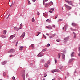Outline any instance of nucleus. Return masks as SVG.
<instances>
[{"label":"nucleus","mask_w":80,"mask_h":80,"mask_svg":"<svg viewBox=\"0 0 80 80\" xmlns=\"http://www.w3.org/2000/svg\"><path fill=\"white\" fill-rule=\"evenodd\" d=\"M46 27L47 28L49 29V30H52V29L53 28L52 27L54 28H55V25H53L52 26H51L50 25H48L46 26Z\"/></svg>","instance_id":"nucleus-1"},{"label":"nucleus","mask_w":80,"mask_h":80,"mask_svg":"<svg viewBox=\"0 0 80 80\" xmlns=\"http://www.w3.org/2000/svg\"><path fill=\"white\" fill-rule=\"evenodd\" d=\"M62 55V58L63 59L64 58H65V54H64V53H59L58 55V58H60V56H61V55Z\"/></svg>","instance_id":"nucleus-2"},{"label":"nucleus","mask_w":80,"mask_h":80,"mask_svg":"<svg viewBox=\"0 0 80 80\" xmlns=\"http://www.w3.org/2000/svg\"><path fill=\"white\" fill-rule=\"evenodd\" d=\"M65 7L67 8L68 10H70L72 9V8L71 7L69 6L68 5L66 4H65Z\"/></svg>","instance_id":"nucleus-3"},{"label":"nucleus","mask_w":80,"mask_h":80,"mask_svg":"<svg viewBox=\"0 0 80 80\" xmlns=\"http://www.w3.org/2000/svg\"><path fill=\"white\" fill-rule=\"evenodd\" d=\"M60 72V70L58 69H53L52 70L51 72L52 73H54V72Z\"/></svg>","instance_id":"nucleus-4"},{"label":"nucleus","mask_w":80,"mask_h":80,"mask_svg":"<svg viewBox=\"0 0 80 80\" xmlns=\"http://www.w3.org/2000/svg\"><path fill=\"white\" fill-rule=\"evenodd\" d=\"M14 52H15V50L13 49H11L8 52V53H13Z\"/></svg>","instance_id":"nucleus-5"},{"label":"nucleus","mask_w":80,"mask_h":80,"mask_svg":"<svg viewBox=\"0 0 80 80\" xmlns=\"http://www.w3.org/2000/svg\"><path fill=\"white\" fill-rule=\"evenodd\" d=\"M38 57H43V53L42 52H40L38 55Z\"/></svg>","instance_id":"nucleus-6"},{"label":"nucleus","mask_w":80,"mask_h":80,"mask_svg":"<svg viewBox=\"0 0 80 80\" xmlns=\"http://www.w3.org/2000/svg\"><path fill=\"white\" fill-rule=\"evenodd\" d=\"M67 3H68L69 5H72V6H73V1H67Z\"/></svg>","instance_id":"nucleus-7"},{"label":"nucleus","mask_w":80,"mask_h":80,"mask_svg":"<svg viewBox=\"0 0 80 80\" xmlns=\"http://www.w3.org/2000/svg\"><path fill=\"white\" fill-rule=\"evenodd\" d=\"M23 72H24L22 74V77H23V80H25V70H24L23 71Z\"/></svg>","instance_id":"nucleus-8"},{"label":"nucleus","mask_w":80,"mask_h":80,"mask_svg":"<svg viewBox=\"0 0 80 80\" xmlns=\"http://www.w3.org/2000/svg\"><path fill=\"white\" fill-rule=\"evenodd\" d=\"M25 32H24L21 36L20 37V38H22V37H23L22 38H23L24 37H25Z\"/></svg>","instance_id":"nucleus-9"},{"label":"nucleus","mask_w":80,"mask_h":80,"mask_svg":"<svg viewBox=\"0 0 80 80\" xmlns=\"http://www.w3.org/2000/svg\"><path fill=\"white\" fill-rule=\"evenodd\" d=\"M46 22L47 23H52V21L50 19H47L46 21Z\"/></svg>","instance_id":"nucleus-10"},{"label":"nucleus","mask_w":80,"mask_h":80,"mask_svg":"<svg viewBox=\"0 0 80 80\" xmlns=\"http://www.w3.org/2000/svg\"><path fill=\"white\" fill-rule=\"evenodd\" d=\"M7 62V61H5L4 62H2L1 63L2 65H5V64Z\"/></svg>","instance_id":"nucleus-11"},{"label":"nucleus","mask_w":80,"mask_h":80,"mask_svg":"<svg viewBox=\"0 0 80 80\" xmlns=\"http://www.w3.org/2000/svg\"><path fill=\"white\" fill-rule=\"evenodd\" d=\"M72 26H77V24L75 23L74 22H73L72 24Z\"/></svg>","instance_id":"nucleus-12"},{"label":"nucleus","mask_w":80,"mask_h":80,"mask_svg":"<svg viewBox=\"0 0 80 80\" xmlns=\"http://www.w3.org/2000/svg\"><path fill=\"white\" fill-rule=\"evenodd\" d=\"M14 30H16L17 31L19 30V28H18L17 27H15L14 28Z\"/></svg>","instance_id":"nucleus-13"},{"label":"nucleus","mask_w":80,"mask_h":80,"mask_svg":"<svg viewBox=\"0 0 80 80\" xmlns=\"http://www.w3.org/2000/svg\"><path fill=\"white\" fill-rule=\"evenodd\" d=\"M68 27V25L67 24L65 25L64 26V28H65V31H66V30H67V29Z\"/></svg>","instance_id":"nucleus-14"},{"label":"nucleus","mask_w":80,"mask_h":80,"mask_svg":"<svg viewBox=\"0 0 80 80\" xmlns=\"http://www.w3.org/2000/svg\"><path fill=\"white\" fill-rule=\"evenodd\" d=\"M23 46H21L20 47L19 49L20 50H21V51L23 50Z\"/></svg>","instance_id":"nucleus-15"},{"label":"nucleus","mask_w":80,"mask_h":80,"mask_svg":"<svg viewBox=\"0 0 80 80\" xmlns=\"http://www.w3.org/2000/svg\"><path fill=\"white\" fill-rule=\"evenodd\" d=\"M69 37H67L65 38L64 40V41H67L68 40V39Z\"/></svg>","instance_id":"nucleus-16"},{"label":"nucleus","mask_w":80,"mask_h":80,"mask_svg":"<svg viewBox=\"0 0 80 80\" xmlns=\"http://www.w3.org/2000/svg\"><path fill=\"white\" fill-rule=\"evenodd\" d=\"M7 37V36H4L3 35H2L1 36V37H2V38H6V37Z\"/></svg>","instance_id":"nucleus-17"},{"label":"nucleus","mask_w":80,"mask_h":80,"mask_svg":"<svg viewBox=\"0 0 80 80\" xmlns=\"http://www.w3.org/2000/svg\"><path fill=\"white\" fill-rule=\"evenodd\" d=\"M9 5L10 6H12V5H13V2H10L9 3Z\"/></svg>","instance_id":"nucleus-18"},{"label":"nucleus","mask_w":80,"mask_h":80,"mask_svg":"<svg viewBox=\"0 0 80 80\" xmlns=\"http://www.w3.org/2000/svg\"><path fill=\"white\" fill-rule=\"evenodd\" d=\"M44 66H45V67H46L47 68V67H48V65L47 63H46L45 64Z\"/></svg>","instance_id":"nucleus-19"},{"label":"nucleus","mask_w":80,"mask_h":80,"mask_svg":"<svg viewBox=\"0 0 80 80\" xmlns=\"http://www.w3.org/2000/svg\"><path fill=\"white\" fill-rule=\"evenodd\" d=\"M41 62L44 63H45V60H44L43 59H41Z\"/></svg>","instance_id":"nucleus-20"},{"label":"nucleus","mask_w":80,"mask_h":80,"mask_svg":"<svg viewBox=\"0 0 80 80\" xmlns=\"http://www.w3.org/2000/svg\"><path fill=\"white\" fill-rule=\"evenodd\" d=\"M13 36H12V35H11L10 36L9 39V40H12V39H13Z\"/></svg>","instance_id":"nucleus-21"},{"label":"nucleus","mask_w":80,"mask_h":80,"mask_svg":"<svg viewBox=\"0 0 80 80\" xmlns=\"http://www.w3.org/2000/svg\"><path fill=\"white\" fill-rule=\"evenodd\" d=\"M48 5H49V3H46L45 4V7H47L48 6Z\"/></svg>","instance_id":"nucleus-22"},{"label":"nucleus","mask_w":80,"mask_h":80,"mask_svg":"<svg viewBox=\"0 0 80 80\" xmlns=\"http://www.w3.org/2000/svg\"><path fill=\"white\" fill-rule=\"evenodd\" d=\"M49 3V5H53V2L52 1L50 2V3Z\"/></svg>","instance_id":"nucleus-23"},{"label":"nucleus","mask_w":80,"mask_h":80,"mask_svg":"<svg viewBox=\"0 0 80 80\" xmlns=\"http://www.w3.org/2000/svg\"><path fill=\"white\" fill-rule=\"evenodd\" d=\"M74 53L75 52H72V53L71 54V57H74L73 54H74Z\"/></svg>","instance_id":"nucleus-24"},{"label":"nucleus","mask_w":80,"mask_h":80,"mask_svg":"<svg viewBox=\"0 0 80 80\" xmlns=\"http://www.w3.org/2000/svg\"><path fill=\"white\" fill-rule=\"evenodd\" d=\"M70 30L72 31H75V29H73L72 28H71Z\"/></svg>","instance_id":"nucleus-25"},{"label":"nucleus","mask_w":80,"mask_h":80,"mask_svg":"<svg viewBox=\"0 0 80 80\" xmlns=\"http://www.w3.org/2000/svg\"><path fill=\"white\" fill-rule=\"evenodd\" d=\"M57 42H60V39H57L56 40Z\"/></svg>","instance_id":"nucleus-26"},{"label":"nucleus","mask_w":80,"mask_h":80,"mask_svg":"<svg viewBox=\"0 0 80 80\" xmlns=\"http://www.w3.org/2000/svg\"><path fill=\"white\" fill-rule=\"evenodd\" d=\"M72 61H72V59H70V60H69V62H69V63H71V62H72Z\"/></svg>","instance_id":"nucleus-27"},{"label":"nucleus","mask_w":80,"mask_h":80,"mask_svg":"<svg viewBox=\"0 0 80 80\" xmlns=\"http://www.w3.org/2000/svg\"><path fill=\"white\" fill-rule=\"evenodd\" d=\"M7 33V31H4L3 32V34H4V35H5V34H6V33Z\"/></svg>","instance_id":"nucleus-28"},{"label":"nucleus","mask_w":80,"mask_h":80,"mask_svg":"<svg viewBox=\"0 0 80 80\" xmlns=\"http://www.w3.org/2000/svg\"><path fill=\"white\" fill-rule=\"evenodd\" d=\"M73 33L74 34V38H75L76 37V34H75V33L74 32H73Z\"/></svg>","instance_id":"nucleus-29"},{"label":"nucleus","mask_w":80,"mask_h":80,"mask_svg":"<svg viewBox=\"0 0 80 80\" xmlns=\"http://www.w3.org/2000/svg\"><path fill=\"white\" fill-rule=\"evenodd\" d=\"M34 44H32L31 45V47H34Z\"/></svg>","instance_id":"nucleus-30"},{"label":"nucleus","mask_w":80,"mask_h":80,"mask_svg":"<svg viewBox=\"0 0 80 80\" xmlns=\"http://www.w3.org/2000/svg\"><path fill=\"white\" fill-rule=\"evenodd\" d=\"M34 21H35V19H34V18H33L32 19V22H34Z\"/></svg>","instance_id":"nucleus-31"},{"label":"nucleus","mask_w":80,"mask_h":80,"mask_svg":"<svg viewBox=\"0 0 80 80\" xmlns=\"http://www.w3.org/2000/svg\"><path fill=\"white\" fill-rule=\"evenodd\" d=\"M6 72H4L3 73V75L4 76H5V75H6Z\"/></svg>","instance_id":"nucleus-32"},{"label":"nucleus","mask_w":80,"mask_h":80,"mask_svg":"<svg viewBox=\"0 0 80 80\" xmlns=\"http://www.w3.org/2000/svg\"><path fill=\"white\" fill-rule=\"evenodd\" d=\"M43 37H44V38H46V36H44V34H43Z\"/></svg>","instance_id":"nucleus-33"},{"label":"nucleus","mask_w":80,"mask_h":80,"mask_svg":"<svg viewBox=\"0 0 80 80\" xmlns=\"http://www.w3.org/2000/svg\"><path fill=\"white\" fill-rule=\"evenodd\" d=\"M50 63V61L49 60L48 62H47V63L48 64H49Z\"/></svg>","instance_id":"nucleus-34"},{"label":"nucleus","mask_w":80,"mask_h":80,"mask_svg":"<svg viewBox=\"0 0 80 80\" xmlns=\"http://www.w3.org/2000/svg\"><path fill=\"white\" fill-rule=\"evenodd\" d=\"M42 52H46V50L45 49H44L42 50Z\"/></svg>","instance_id":"nucleus-35"},{"label":"nucleus","mask_w":80,"mask_h":80,"mask_svg":"<svg viewBox=\"0 0 80 80\" xmlns=\"http://www.w3.org/2000/svg\"><path fill=\"white\" fill-rule=\"evenodd\" d=\"M50 10H52V11H54V9L53 8H51V9H50Z\"/></svg>","instance_id":"nucleus-36"},{"label":"nucleus","mask_w":80,"mask_h":80,"mask_svg":"<svg viewBox=\"0 0 80 80\" xmlns=\"http://www.w3.org/2000/svg\"><path fill=\"white\" fill-rule=\"evenodd\" d=\"M43 5H45V0H44L43 1Z\"/></svg>","instance_id":"nucleus-37"},{"label":"nucleus","mask_w":80,"mask_h":80,"mask_svg":"<svg viewBox=\"0 0 80 80\" xmlns=\"http://www.w3.org/2000/svg\"><path fill=\"white\" fill-rule=\"evenodd\" d=\"M50 44L48 43L47 45V47H49V46H50Z\"/></svg>","instance_id":"nucleus-38"},{"label":"nucleus","mask_w":80,"mask_h":80,"mask_svg":"<svg viewBox=\"0 0 80 80\" xmlns=\"http://www.w3.org/2000/svg\"><path fill=\"white\" fill-rule=\"evenodd\" d=\"M22 26H20L19 28V30H20V29H22Z\"/></svg>","instance_id":"nucleus-39"},{"label":"nucleus","mask_w":80,"mask_h":80,"mask_svg":"<svg viewBox=\"0 0 80 80\" xmlns=\"http://www.w3.org/2000/svg\"><path fill=\"white\" fill-rule=\"evenodd\" d=\"M10 14H9L8 16L6 18L7 19H8V18L9 17H10Z\"/></svg>","instance_id":"nucleus-40"},{"label":"nucleus","mask_w":80,"mask_h":80,"mask_svg":"<svg viewBox=\"0 0 80 80\" xmlns=\"http://www.w3.org/2000/svg\"><path fill=\"white\" fill-rule=\"evenodd\" d=\"M18 44V42H17L15 46H17Z\"/></svg>","instance_id":"nucleus-41"},{"label":"nucleus","mask_w":80,"mask_h":80,"mask_svg":"<svg viewBox=\"0 0 80 80\" xmlns=\"http://www.w3.org/2000/svg\"><path fill=\"white\" fill-rule=\"evenodd\" d=\"M13 37H15V34L12 35Z\"/></svg>","instance_id":"nucleus-42"},{"label":"nucleus","mask_w":80,"mask_h":80,"mask_svg":"<svg viewBox=\"0 0 80 80\" xmlns=\"http://www.w3.org/2000/svg\"><path fill=\"white\" fill-rule=\"evenodd\" d=\"M62 20H63V19H59L58 22H59V21H62Z\"/></svg>","instance_id":"nucleus-43"},{"label":"nucleus","mask_w":80,"mask_h":80,"mask_svg":"<svg viewBox=\"0 0 80 80\" xmlns=\"http://www.w3.org/2000/svg\"><path fill=\"white\" fill-rule=\"evenodd\" d=\"M12 78L13 80H15V78L14 77H13Z\"/></svg>","instance_id":"nucleus-44"},{"label":"nucleus","mask_w":80,"mask_h":80,"mask_svg":"<svg viewBox=\"0 0 80 80\" xmlns=\"http://www.w3.org/2000/svg\"><path fill=\"white\" fill-rule=\"evenodd\" d=\"M55 35H56V34H54L52 35V36L53 37H55Z\"/></svg>","instance_id":"nucleus-45"},{"label":"nucleus","mask_w":80,"mask_h":80,"mask_svg":"<svg viewBox=\"0 0 80 80\" xmlns=\"http://www.w3.org/2000/svg\"><path fill=\"white\" fill-rule=\"evenodd\" d=\"M31 4V3H30V1H28V5H30Z\"/></svg>","instance_id":"nucleus-46"},{"label":"nucleus","mask_w":80,"mask_h":80,"mask_svg":"<svg viewBox=\"0 0 80 80\" xmlns=\"http://www.w3.org/2000/svg\"><path fill=\"white\" fill-rule=\"evenodd\" d=\"M49 38H53V36H50L49 37Z\"/></svg>","instance_id":"nucleus-47"},{"label":"nucleus","mask_w":80,"mask_h":80,"mask_svg":"<svg viewBox=\"0 0 80 80\" xmlns=\"http://www.w3.org/2000/svg\"><path fill=\"white\" fill-rule=\"evenodd\" d=\"M37 15H40V13H39V12H37Z\"/></svg>","instance_id":"nucleus-48"},{"label":"nucleus","mask_w":80,"mask_h":80,"mask_svg":"<svg viewBox=\"0 0 80 80\" xmlns=\"http://www.w3.org/2000/svg\"><path fill=\"white\" fill-rule=\"evenodd\" d=\"M55 63H57V61L56 60V59H55Z\"/></svg>","instance_id":"nucleus-49"},{"label":"nucleus","mask_w":80,"mask_h":80,"mask_svg":"<svg viewBox=\"0 0 80 80\" xmlns=\"http://www.w3.org/2000/svg\"><path fill=\"white\" fill-rule=\"evenodd\" d=\"M47 74H46L45 75H44V77H47Z\"/></svg>","instance_id":"nucleus-50"},{"label":"nucleus","mask_w":80,"mask_h":80,"mask_svg":"<svg viewBox=\"0 0 80 80\" xmlns=\"http://www.w3.org/2000/svg\"><path fill=\"white\" fill-rule=\"evenodd\" d=\"M49 12L50 13H53V11H51V10L49 11Z\"/></svg>","instance_id":"nucleus-51"},{"label":"nucleus","mask_w":80,"mask_h":80,"mask_svg":"<svg viewBox=\"0 0 80 80\" xmlns=\"http://www.w3.org/2000/svg\"><path fill=\"white\" fill-rule=\"evenodd\" d=\"M12 55H10L9 56V57H12Z\"/></svg>","instance_id":"nucleus-52"},{"label":"nucleus","mask_w":80,"mask_h":80,"mask_svg":"<svg viewBox=\"0 0 80 80\" xmlns=\"http://www.w3.org/2000/svg\"><path fill=\"white\" fill-rule=\"evenodd\" d=\"M27 77H28V74H27L26 75V78H27Z\"/></svg>","instance_id":"nucleus-53"},{"label":"nucleus","mask_w":80,"mask_h":80,"mask_svg":"<svg viewBox=\"0 0 80 80\" xmlns=\"http://www.w3.org/2000/svg\"><path fill=\"white\" fill-rule=\"evenodd\" d=\"M40 33H41V32H38V34H39V35H40Z\"/></svg>","instance_id":"nucleus-54"},{"label":"nucleus","mask_w":80,"mask_h":80,"mask_svg":"<svg viewBox=\"0 0 80 80\" xmlns=\"http://www.w3.org/2000/svg\"><path fill=\"white\" fill-rule=\"evenodd\" d=\"M32 0L33 2H35L36 1V0Z\"/></svg>","instance_id":"nucleus-55"},{"label":"nucleus","mask_w":80,"mask_h":80,"mask_svg":"<svg viewBox=\"0 0 80 80\" xmlns=\"http://www.w3.org/2000/svg\"><path fill=\"white\" fill-rule=\"evenodd\" d=\"M78 51H79V52H80V47H79V50H78Z\"/></svg>","instance_id":"nucleus-56"},{"label":"nucleus","mask_w":80,"mask_h":80,"mask_svg":"<svg viewBox=\"0 0 80 80\" xmlns=\"http://www.w3.org/2000/svg\"><path fill=\"white\" fill-rule=\"evenodd\" d=\"M22 23H21V24H20V27H21V26H22Z\"/></svg>","instance_id":"nucleus-57"},{"label":"nucleus","mask_w":80,"mask_h":80,"mask_svg":"<svg viewBox=\"0 0 80 80\" xmlns=\"http://www.w3.org/2000/svg\"><path fill=\"white\" fill-rule=\"evenodd\" d=\"M46 35H48V36H49V34H48V33H47L46 34Z\"/></svg>","instance_id":"nucleus-58"},{"label":"nucleus","mask_w":80,"mask_h":80,"mask_svg":"<svg viewBox=\"0 0 80 80\" xmlns=\"http://www.w3.org/2000/svg\"><path fill=\"white\" fill-rule=\"evenodd\" d=\"M57 18V16H56V17H55V18L56 19V18Z\"/></svg>","instance_id":"nucleus-59"},{"label":"nucleus","mask_w":80,"mask_h":80,"mask_svg":"<svg viewBox=\"0 0 80 80\" xmlns=\"http://www.w3.org/2000/svg\"><path fill=\"white\" fill-rule=\"evenodd\" d=\"M1 47H2V46H0V50L1 49Z\"/></svg>","instance_id":"nucleus-60"},{"label":"nucleus","mask_w":80,"mask_h":80,"mask_svg":"<svg viewBox=\"0 0 80 80\" xmlns=\"http://www.w3.org/2000/svg\"><path fill=\"white\" fill-rule=\"evenodd\" d=\"M78 56H79V57H80V53L78 54Z\"/></svg>","instance_id":"nucleus-61"},{"label":"nucleus","mask_w":80,"mask_h":80,"mask_svg":"<svg viewBox=\"0 0 80 80\" xmlns=\"http://www.w3.org/2000/svg\"><path fill=\"white\" fill-rule=\"evenodd\" d=\"M48 1V0H45V2H47Z\"/></svg>","instance_id":"nucleus-62"},{"label":"nucleus","mask_w":80,"mask_h":80,"mask_svg":"<svg viewBox=\"0 0 80 80\" xmlns=\"http://www.w3.org/2000/svg\"><path fill=\"white\" fill-rule=\"evenodd\" d=\"M72 59V61H73V60H75V59H74V58H72V59Z\"/></svg>","instance_id":"nucleus-63"},{"label":"nucleus","mask_w":80,"mask_h":80,"mask_svg":"<svg viewBox=\"0 0 80 80\" xmlns=\"http://www.w3.org/2000/svg\"><path fill=\"white\" fill-rule=\"evenodd\" d=\"M66 78H67V77H65V79H66Z\"/></svg>","instance_id":"nucleus-64"}]
</instances>
